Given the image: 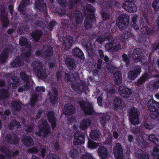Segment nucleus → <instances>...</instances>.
<instances>
[{"mask_svg":"<svg viewBox=\"0 0 159 159\" xmlns=\"http://www.w3.org/2000/svg\"><path fill=\"white\" fill-rule=\"evenodd\" d=\"M74 17L75 18V21L73 25L70 26L69 30L66 32V34H62L60 37H62L64 45L67 48H70L72 44L73 39H77L81 36H83L84 34L81 33L80 30V24L83 20V16L81 11L78 10H74L69 12L68 15L65 16L62 19V23L67 25L70 20H72Z\"/></svg>","mask_w":159,"mask_h":159,"instance_id":"1","label":"nucleus"},{"mask_svg":"<svg viewBox=\"0 0 159 159\" xmlns=\"http://www.w3.org/2000/svg\"><path fill=\"white\" fill-rule=\"evenodd\" d=\"M143 18H140L139 20L142 33L143 35L156 36L157 31H159V15L154 26L155 29L157 30L156 31L151 30L150 28L147 26L149 22V19L153 15L152 10L151 7L148 5H145L143 9Z\"/></svg>","mask_w":159,"mask_h":159,"instance_id":"2","label":"nucleus"},{"mask_svg":"<svg viewBox=\"0 0 159 159\" xmlns=\"http://www.w3.org/2000/svg\"><path fill=\"white\" fill-rule=\"evenodd\" d=\"M84 10L88 14L84 20V26L86 30L91 28L95 23L96 20L94 12L95 11V8L91 4L86 5V7H84Z\"/></svg>","mask_w":159,"mask_h":159,"instance_id":"3","label":"nucleus"},{"mask_svg":"<svg viewBox=\"0 0 159 159\" xmlns=\"http://www.w3.org/2000/svg\"><path fill=\"white\" fill-rule=\"evenodd\" d=\"M148 109L151 112L150 116L154 120H159V103L153 100H149L147 103Z\"/></svg>","mask_w":159,"mask_h":159,"instance_id":"4","label":"nucleus"},{"mask_svg":"<svg viewBox=\"0 0 159 159\" xmlns=\"http://www.w3.org/2000/svg\"><path fill=\"white\" fill-rule=\"evenodd\" d=\"M31 66L33 67V71L36 75L40 79H46L47 77L46 70L43 68L42 63L37 61L32 62Z\"/></svg>","mask_w":159,"mask_h":159,"instance_id":"5","label":"nucleus"},{"mask_svg":"<svg viewBox=\"0 0 159 159\" xmlns=\"http://www.w3.org/2000/svg\"><path fill=\"white\" fill-rule=\"evenodd\" d=\"M42 122L38 125L39 131L36 132L35 134L40 137L42 136V133L43 134L44 138H46L49 136L51 132V128L46 120L42 119Z\"/></svg>","mask_w":159,"mask_h":159,"instance_id":"6","label":"nucleus"},{"mask_svg":"<svg viewBox=\"0 0 159 159\" xmlns=\"http://www.w3.org/2000/svg\"><path fill=\"white\" fill-rule=\"evenodd\" d=\"M118 26L120 31L123 30L128 26L129 23V17L126 14H121L117 19Z\"/></svg>","mask_w":159,"mask_h":159,"instance_id":"7","label":"nucleus"},{"mask_svg":"<svg viewBox=\"0 0 159 159\" xmlns=\"http://www.w3.org/2000/svg\"><path fill=\"white\" fill-rule=\"evenodd\" d=\"M56 75L57 81L58 82H61L63 80L66 81L71 82L74 77L73 73L70 72L66 73L62 71H59Z\"/></svg>","mask_w":159,"mask_h":159,"instance_id":"8","label":"nucleus"},{"mask_svg":"<svg viewBox=\"0 0 159 159\" xmlns=\"http://www.w3.org/2000/svg\"><path fill=\"white\" fill-rule=\"evenodd\" d=\"M129 118L131 124L134 126L139 123V114L138 109L134 107H132L129 111Z\"/></svg>","mask_w":159,"mask_h":159,"instance_id":"9","label":"nucleus"},{"mask_svg":"<svg viewBox=\"0 0 159 159\" xmlns=\"http://www.w3.org/2000/svg\"><path fill=\"white\" fill-rule=\"evenodd\" d=\"M74 140L73 142L74 145H81L84 143L85 134L80 130L76 131L74 134Z\"/></svg>","mask_w":159,"mask_h":159,"instance_id":"10","label":"nucleus"},{"mask_svg":"<svg viewBox=\"0 0 159 159\" xmlns=\"http://www.w3.org/2000/svg\"><path fill=\"white\" fill-rule=\"evenodd\" d=\"M80 107L86 116L93 115L95 113L93 107L89 104H87L84 101L80 102Z\"/></svg>","mask_w":159,"mask_h":159,"instance_id":"11","label":"nucleus"},{"mask_svg":"<svg viewBox=\"0 0 159 159\" xmlns=\"http://www.w3.org/2000/svg\"><path fill=\"white\" fill-rule=\"evenodd\" d=\"M80 107L86 116L93 115L95 113L93 107L89 104H87L84 101L80 102Z\"/></svg>","mask_w":159,"mask_h":159,"instance_id":"12","label":"nucleus"},{"mask_svg":"<svg viewBox=\"0 0 159 159\" xmlns=\"http://www.w3.org/2000/svg\"><path fill=\"white\" fill-rule=\"evenodd\" d=\"M141 71V67L139 66H136L129 71L128 73V77L130 80H134L139 75Z\"/></svg>","mask_w":159,"mask_h":159,"instance_id":"13","label":"nucleus"},{"mask_svg":"<svg viewBox=\"0 0 159 159\" xmlns=\"http://www.w3.org/2000/svg\"><path fill=\"white\" fill-rule=\"evenodd\" d=\"M113 152L116 159H124L123 149L121 144L117 143L113 148Z\"/></svg>","mask_w":159,"mask_h":159,"instance_id":"14","label":"nucleus"},{"mask_svg":"<svg viewBox=\"0 0 159 159\" xmlns=\"http://www.w3.org/2000/svg\"><path fill=\"white\" fill-rule=\"evenodd\" d=\"M144 51L143 49L139 48L135 49L132 54L133 59L135 62L140 61L144 57Z\"/></svg>","mask_w":159,"mask_h":159,"instance_id":"15","label":"nucleus"},{"mask_svg":"<svg viewBox=\"0 0 159 159\" xmlns=\"http://www.w3.org/2000/svg\"><path fill=\"white\" fill-rule=\"evenodd\" d=\"M34 5L35 8L37 11L47 13V4L44 2V0H35Z\"/></svg>","mask_w":159,"mask_h":159,"instance_id":"16","label":"nucleus"},{"mask_svg":"<svg viewBox=\"0 0 159 159\" xmlns=\"http://www.w3.org/2000/svg\"><path fill=\"white\" fill-rule=\"evenodd\" d=\"M122 7L125 10L130 13H134L137 10L136 5L132 2L130 1L124 2Z\"/></svg>","mask_w":159,"mask_h":159,"instance_id":"17","label":"nucleus"},{"mask_svg":"<svg viewBox=\"0 0 159 159\" xmlns=\"http://www.w3.org/2000/svg\"><path fill=\"white\" fill-rule=\"evenodd\" d=\"M5 139L7 142L11 144H18L20 142V138L15 134L13 135L11 133L6 134Z\"/></svg>","mask_w":159,"mask_h":159,"instance_id":"18","label":"nucleus"},{"mask_svg":"<svg viewBox=\"0 0 159 159\" xmlns=\"http://www.w3.org/2000/svg\"><path fill=\"white\" fill-rule=\"evenodd\" d=\"M13 48H6L3 50L0 55V61L2 63L4 64L6 62L9 54L12 52Z\"/></svg>","mask_w":159,"mask_h":159,"instance_id":"19","label":"nucleus"},{"mask_svg":"<svg viewBox=\"0 0 159 159\" xmlns=\"http://www.w3.org/2000/svg\"><path fill=\"white\" fill-rule=\"evenodd\" d=\"M81 44L82 46L86 48L89 55H93L94 54L95 52L93 45L90 41L84 39L82 41Z\"/></svg>","mask_w":159,"mask_h":159,"instance_id":"20","label":"nucleus"},{"mask_svg":"<svg viewBox=\"0 0 159 159\" xmlns=\"http://www.w3.org/2000/svg\"><path fill=\"white\" fill-rule=\"evenodd\" d=\"M47 117L48 120L51 124L52 128L53 129L57 125V120L54 112L52 111H49L47 114Z\"/></svg>","mask_w":159,"mask_h":159,"instance_id":"21","label":"nucleus"},{"mask_svg":"<svg viewBox=\"0 0 159 159\" xmlns=\"http://www.w3.org/2000/svg\"><path fill=\"white\" fill-rule=\"evenodd\" d=\"M118 92L122 97L125 98H129L132 94L131 89L124 86L119 87Z\"/></svg>","mask_w":159,"mask_h":159,"instance_id":"22","label":"nucleus"},{"mask_svg":"<svg viewBox=\"0 0 159 159\" xmlns=\"http://www.w3.org/2000/svg\"><path fill=\"white\" fill-rule=\"evenodd\" d=\"M65 64L70 70H76L77 65L73 58L66 57L65 59Z\"/></svg>","mask_w":159,"mask_h":159,"instance_id":"23","label":"nucleus"},{"mask_svg":"<svg viewBox=\"0 0 159 159\" xmlns=\"http://www.w3.org/2000/svg\"><path fill=\"white\" fill-rule=\"evenodd\" d=\"M97 152L100 159H106L108 153L107 148L102 146L98 148Z\"/></svg>","mask_w":159,"mask_h":159,"instance_id":"24","label":"nucleus"},{"mask_svg":"<svg viewBox=\"0 0 159 159\" xmlns=\"http://www.w3.org/2000/svg\"><path fill=\"white\" fill-rule=\"evenodd\" d=\"M100 0L98 1V4L101 6L103 8H106L107 9H112L114 4L113 1H104V0Z\"/></svg>","mask_w":159,"mask_h":159,"instance_id":"25","label":"nucleus"},{"mask_svg":"<svg viewBox=\"0 0 159 159\" xmlns=\"http://www.w3.org/2000/svg\"><path fill=\"white\" fill-rule=\"evenodd\" d=\"M49 99L51 103L54 104L58 100V93L57 89L54 88L53 90V93L49 92L48 93Z\"/></svg>","mask_w":159,"mask_h":159,"instance_id":"26","label":"nucleus"},{"mask_svg":"<svg viewBox=\"0 0 159 159\" xmlns=\"http://www.w3.org/2000/svg\"><path fill=\"white\" fill-rule=\"evenodd\" d=\"M75 108L71 104L65 105L63 109L64 114L66 115H71L75 113Z\"/></svg>","mask_w":159,"mask_h":159,"instance_id":"27","label":"nucleus"},{"mask_svg":"<svg viewBox=\"0 0 159 159\" xmlns=\"http://www.w3.org/2000/svg\"><path fill=\"white\" fill-rule=\"evenodd\" d=\"M113 105L115 109H122L125 107V103L121 98L117 97L114 99Z\"/></svg>","mask_w":159,"mask_h":159,"instance_id":"28","label":"nucleus"},{"mask_svg":"<svg viewBox=\"0 0 159 159\" xmlns=\"http://www.w3.org/2000/svg\"><path fill=\"white\" fill-rule=\"evenodd\" d=\"M22 141L24 145L26 147H31L34 144L33 139L30 136L24 135Z\"/></svg>","mask_w":159,"mask_h":159,"instance_id":"29","label":"nucleus"},{"mask_svg":"<svg viewBox=\"0 0 159 159\" xmlns=\"http://www.w3.org/2000/svg\"><path fill=\"white\" fill-rule=\"evenodd\" d=\"M24 62L22 58L20 56L17 57L11 63L10 65L12 67L17 68L23 66Z\"/></svg>","mask_w":159,"mask_h":159,"instance_id":"30","label":"nucleus"},{"mask_svg":"<svg viewBox=\"0 0 159 159\" xmlns=\"http://www.w3.org/2000/svg\"><path fill=\"white\" fill-rule=\"evenodd\" d=\"M19 43L21 46H24L26 48L30 50L31 49L30 42L24 37H21L20 39Z\"/></svg>","mask_w":159,"mask_h":159,"instance_id":"31","label":"nucleus"},{"mask_svg":"<svg viewBox=\"0 0 159 159\" xmlns=\"http://www.w3.org/2000/svg\"><path fill=\"white\" fill-rule=\"evenodd\" d=\"M43 34V32L40 30H35L33 31L31 36L36 42H38Z\"/></svg>","mask_w":159,"mask_h":159,"instance_id":"32","label":"nucleus"},{"mask_svg":"<svg viewBox=\"0 0 159 159\" xmlns=\"http://www.w3.org/2000/svg\"><path fill=\"white\" fill-rule=\"evenodd\" d=\"M113 73L114 81L116 84L118 85L121 83L122 81V73L121 71L119 70L116 71Z\"/></svg>","mask_w":159,"mask_h":159,"instance_id":"33","label":"nucleus"},{"mask_svg":"<svg viewBox=\"0 0 159 159\" xmlns=\"http://www.w3.org/2000/svg\"><path fill=\"white\" fill-rule=\"evenodd\" d=\"M149 79L150 77L148 74L146 72H144L135 82V84L137 85H141L146 81L148 80Z\"/></svg>","mask_w":159,"mask_h":159,"instance_id":"34","label":"nucleus"},{"mask_svg":"<svg viewBox=\"0 0 159 159\" xmlns=\"http://www.w3.org/2000/svg\"><path fill=\"white\" fill-rule=\"evenodd\" d=\"M72 52L74 56L78 57L81 60H83L84 58L83 52L79 48L76 47L74 49Z\"/></svg>","mask_w":159,"mask_h":159,"instance_id":"35","label":"nucleus"},{"mask_svg":"<svg viewBox=\"0 0 159 159\" xmlns=\"http://www.w3.org/2000/svg\"><path fill=\"white\" fill-rule=\"evenodd\" d=\"M100 13L102 19L103 21H105L111 20L112 11H111L107 13L104 10H101L100 11Z\"/></svg>","mask_w":159,"mask_h":159,"instance_id":"36","label":"nucleus"},{"mask_svg":"<svg viewBox=\"0 0 159 159\" xmlns=\"http://www.w3.org/2000/svg\"><path fill=\"white\" fill-rule=\"evenodd\" d=\"M111 116L109 115L106 114H102L99 116V118L102 126L104 127L106 123L110 119Z\"/></svg>","mask_w":159,"mask_h":159,"instance_id":"37","label":"nucleus"},{"mask_svg":"<svg viewBox=\"0 0 159 159\" xmlns=\"http://www.w3.org/2000/svg\"><path fill=\"white\" fill-rule=\"evenodd\" d=\"M9 91L8 89L5 88L0 89V101L2 99L9 98Z\"/></svg>","mask_w":159,"mask_h":159,"instance_id":"38","label":"nucleus"},{"mask_svg":"<svg viewBox=\"0 0 159 159\" xmlns=\"http://www.w3.org/2000/svg\"><path fill=\"white\" fill-rule=\"evenodd\" d=\"M136 155L139 159H149V155L141 149L136 152Z\"/></svg>","mask_w":159,"mask_h":159,"instance_id":"39","label":"nucleus"},{"mask_svg":"<svg viewBox=\"0 0 159 159\" xmlns=\"http://www.w3.org/2000/svg\"><path fill=\"white\" fill-rule=\"evenodd\" d=\"M91 123V121L88 119H84L82 121L80 124V128L81 130H84L87 129Z\"/></svg>","mask_w":159,"mask_h":159,"instance_id":"40","label":"nucleus"},{"mask_svg":"<svg viewBox=\"0 0 159 159\" xmlns=\"http://www.w3.org/2000/svg\"><path fill=\"white\" fill-rule=\"evenodd\" d=\"M139 43L141 46H147L148 45L149 39L145 35H142L139 39Z\"/></svg>","mask_w":159,"mask_h":159,"instance_id":"41","label":"nucleus"},{"mask_svg":"<svg viewBox=\"0 0 159 159\" xmlns=\"http://www.w3.org/2000/svg\"><path fill=\"white\" fill-rule=\"evenodd\" d=\"M29 27L27 24L22 25L19 27L17 29V33L21 34L28 32Z\"/></svg>","mask_w":159,"mask_h":159,"instance_id":"42","label":"nucleus"},{"mask_svg":"<svg viewBox=\"0 0 159 159\" xmlns=\"http://www.w3.org/2000/svg\"><path fill=\"white\" fill-rule=\"evenodd\" d=\"M20 77L25 83V84L30 86V79L29 76L24 72H21L20 73Z\"/></svg>","mask_w":159,"mask_h":159,"instance_id":"43","label":"nucleus"},{"mask_svg":"<svg viewBox=\"0 0 159 159\" xmlns=\"http://www.w3.org/2000/svg\"><path fill=\"white\" fill-rule=\"evenodd\" d=\"M53 54V50L51 46L48 47L43 52L44 57L45 59L50 58Z\"/></svg>","mask_w":159,"mask_h":159,"instance_id":"44","label":"nucleus"},{"mask_svg":"<svg viewBox=\"0 0 159 159\" xmlns=\"http://www.w3.org/2000/svg\"><path fill=\"white\" fill-rule=\"evenodd\" d=\"M8 127L11 130L13 129L16 126H17V128L21 127V125L19 122L17 121L16 120H13L8 124Z\"/></svg>","mask_w":159,"mask_h":159,"instance_id":"45","label":"nucleus"},{"mask_svg":"<svg viewBox=\"0 0 159 159\" xmlns=\"http://www.w3.org/2000/svg\"><path fill=\"white\" fill-rule=\"evenodd\" d=\"M138 144L141 148H144L147 145V142L144 140L143 137L141 136H138L137 138Z\"/></svg>","mask_w":159,"mask_h":159,"instance_id":"46","label":"nucleus"},{"mask_svg":"<svg viewBox=\"0 0 159 159\" xmlns=\"http://www.w3.org/2000/svg\"><path fill=\"white\" fill-rule=\"evenodd\" d=\"M110 40L111 41V42L106 43L105 48L107 50L108 52H112L114 43V41L113 40L111 39V38L110 37L109 41Z\"/></svg>","mask_w":159,"mask_h":159,"instance_id":"47","label":"nucleus"},{"mask_svg":"<svg viewBox=\"0 0 159 159\" xmlns=\"http://www.w3.org/2000/svg\"><path fill=\"white\" fill-rule=\"evenodd\" d=\"M0 151L2 153L5 154L7 157L9 158L11 157L10 150L7 148L2 146L0 148Z\"/></svg>","mask_w":159,"mask_h":159,"instance_id":"48","label":"nucleus"},{"mask_svg":"<svg viewBox=\"0 0 159 159\" xmlns=\"http://www.w3.org/2000/svg\"><path fill=\"white\" fill-rule=\"evenodd\" d=\"M137 18L136 16H133L132 17L130 25L134 29L138 30L139 29L138 25L136 24Z\"/></svg>","mask_w":159,"mask_h":159,"instance_id":"49","label":"nucleus"},{"mask_svg":"<svg viewBox=\"0 0 159 159\" xmlns=\"http://www.w3.org/2000/svg\"><path fill=\"white\" fill-rule=\"evenodd\" d=\"M100 135L97 130H92L90 134V138L94 140H96L100 137Z\"/></svg>","mask_w":159,"mask_h":159,"instance_id":"50","label":"nucleus"},{"mask_svg":"<svg viewBox=\"0 0 159 159\" xmlns=\"http://www.w3.org/2000/svg\"><path fill=\"white\" fill-rule=\"evenodd\" d=\"M0 19L2 23V27L4 28L7 27L10 23L9 19L5 16H3L2 15L1 16H0Z\"/></svg>","mask_w":159,"mask_h":159,"instance_id":"51","label":"nucleus"},{"mask_svg":"<svg viewBox=\"0 0 159 159\" xmlns=\"http://www.w3.org/2000/svg\"><path fill=\"white\" fill-rule=\"evenodd\" d=\"M30 51H31V49L30 50ZM31 55V52L30 51H26L21 53L20 55L21 56L20 57L22 58V60H23L24 62H25V61L26 62L28 61Z\"/></svg>","mask_w":159,"mask_h":159,"instance_id":"52","label":"nucleus"},{"mask_svg":"<svg viewBox=\"0 0 159 159\" xmlns=\"http://www.w3.org/2000/svg\"><path fill=\"white\" fill-rule=\"evenodd\" d=\"M12 107L15 110L19 111L21 109V104L19 101H14L11 103Z\"/></svg>","mask_w":159,"mask_h":159,"instance_id":"53","label":"nucleus"},{"mask_svg":"<svg viewBox=\"0 0 159 159\" xmlns=\"http://www.w3.org/2000/svg\"><path fill=\"white\" fill-rule=\"evenodd\" d=\"M39 95L36 93L33 94L32 96L30 103L31 106L35 105L37 102L38 101Z\"/></svg>","mask_w":159,"mask_h":159,"instance_id":"54","label":"nucleus"},{"mask_svg":"<svg viewBox=\"0 0 159 159\" xmlns=\"http://www.w3.org/2000/svg\"><path fill=\"white\" fill-rule=\"evenodd\" d=\"M153 152L152 153V155L153 157V159H159V149L157 146H154L153 148Z\"/></svg>","mask_w":159,"mask_h":159,"instance_id":"55","label":"nucleus"},{"mask_svg":"<svg viewBox=\"0 0 159 159\" xmlns=\"http://www.w3.org/2000/svg\"><path fill=\"white\" fill-rule=\"evenodd\" d=\"M133 34L131 32H128V31H125L121 35V38L125 41L128 38L132 37Z\"/></svg>","mask_w":159,"mask_h":159,"instance_id":"56","label":"nucleus"},{"mask_svg":"<svg viewBox=\"0 0 159 159\" xmlns=\"http://www.w3.org/2000/svg\"><path fill=\"white\" fill-rule=\"evenodd\" d=\"M110 37H105L102 35H100L97 38L96 41L98 42V43L100 44H101L106 39H107L108 41H109L110 40Z\"/></svg>","mask_w":159,"mask_h":159,"instance_id":"57","label":"nucleus"},{"mask_svg":"<svg viewBox=\"0 0 159 159\" xmlns=\"http://www.w3.org/2000/svg\"><path fill=\"white\" fill-rule=\"evenodd\" d=\"M154 70V68L152 66H148V72L151 74V76L156 78H159V74H157L156 75L152 74L153 73L155 72Z\"/></svg>","mask_w":159,"mask_h":159,"instance_id":"58","label":"nucleus"},{"mask_svg":"<svg viewBox=\"0 0 159 159\" xmlns=\"http://www.w3.org/2000/svg\"><path fill=\"white\" fill-rule=\"evenodd\" d=\"M144 125L146 129L150 130L154 127L155 125L151 121H147L144 122Z\"/></svg>","mask_w":159,"mask_h":159,"instance_id":"59","label":"nucleus"},{"mask_svg":"<svg viewBox=\"0 0 159 159\" xmlns=\"http://www.w3.org/2000/svg\"><path fill=\"white\" fill-rule=\"evenodd\" d=\"M88 146L89 148L95 149L98 146V143L93 141L89 140Z\"/></svg>","mask_w":159,"mask_h":159,"instance_id":"60","label":"nucleus"},{"mask_svg":"<svg viewBox=\"0 0 159 159\" xmlns=\"http://www.w3.org/2000/svg\"><path fill=\"white\" fill-rule=\"evenodd\" d=\"M122 57L123 61L125 63L126 67H128L130 64V61L127 55L125 53L123 54L122 55Z\"/></svg>","mask_w":159,"mask_h":159,"instance_id":"61","label":"nucleus"},{"mask_svg":"<svg viewBox=\"0 0 159 159\" xmlns=\"http://www.w3.org/2000/svg\"><path fill=\"white\" fill-rule=\"evenodd\" d=\"M11 80H12V84L14 86L17 87L20 85V82L19 81V79L17 77L12 76L11 77Z\"/></svg>","mask_w":159,"mask_h":159,"instance_id":"62","label":"nucleus"},{"mask_svg":"<svg viewBox=\"0 0 159 159\" xmlns=\"http://www.w3.org/2000/svg\"><path fill=\"white\" fill-rule=\"evenodd\" d=\"M30 86L27 85L26 84H25L22 86L20 87L18 89V92H23L24 91H27L30 88Z\"/></svg>","mask_w":159,"mask_h":159,"instance_id":"63","label":"nucleus"},{"mask_svg":"<svg viewBox=\"0 0 159 159\" xmlns=\"http://www.w3.org/2000/svg\"><path fill=\"white\" fill-rule=\"evenodd\" d=\"M152 7L155 11H158L159 10V0H155L152 4Z\"/></svg>","mask_w":159,"mask_h":159,"instance_id":"64","label":"nucleus"}]
</instances>
